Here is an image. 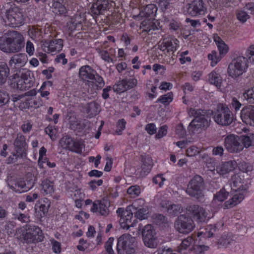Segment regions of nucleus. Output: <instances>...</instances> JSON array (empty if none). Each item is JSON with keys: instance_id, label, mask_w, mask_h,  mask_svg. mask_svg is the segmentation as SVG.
I'll list each match as a JSON object with an SVG mask.
<instances>
[{"instance_id": "nucleus-59", "label": "nucleus", "mask_w": 254, "mask_h": 254, "mask_svg": "<svg viewBox=\"0 0 254 254\" xmlns=\"http://www.w3.org/2000/svg\"><path fill=\"white\" fill-rule=\"evenodd\" d=\"M44 202L45 203H41L39 206V210L43 213V215H45L48 212L49 208L50 206V202L47 198L44 199Z\"/></svg>"}, {"instance_id": "nucleus-64", "label": "nucleus", "mask_w": 254, "mask_h": 254, "mask_svg": "<svg viewBox=\"0 0 254 254\" xmlns=\"http://www.w3.org/2000/svg\"><path fill=\"white\" fill-rule=\"evenodd\" d=\"M145 130L148 133L152 135L156 132L157 128L154 123H150L146 125Z\"/></svg>"}, {"instance_id": "nucleus-24", "label": "nucleus", "mask_w": 254, "mask_h": 254, "mask_svg": "<svg viewBox=\"0 0 254 254\" xmlns=\"http://www.w3.org/2000/svg\"><path fill=\"white\" fill-rule=\"evenodd\" d=\"M27 61V57L25 54H18L13 55L9 62V65L13 67H21L25 65Z\"/></svg>"}, {"instance_id": "nucleus-14", "label": "nucleus", "mask_w": 254, "mask_h": 254, "mask_svg": "<svg viewBox=\"0 0 254 254\" xmlns=\"http://www.w3.org/2000/svg\"><path fill=\"white\" fill-rule=\"evenodd\" d=\"M207 8L202 0H192L187 8L188 14L193 17H198L205 14Z\"/></svg>"}, {"instance_id": "nucleus-56", "label": "nucleus", "mask_w": 254, "mask_h": 254, "mask_svg": "<svg viewBox=\"0 0 254 254\" xmlns=\"http://www.w3.org/2000/svg\"><path fill=\"white\" fill-rule=\"evenodd\" d=\"M113 89L115 92L118 93H123L127 91V88L122 80L119 81L118 83L114 85Z\"/></svg>"}, {"instance_id": "nucleus-25", "label": "nucleus", "mask_w": 254, "mask_h": 254, "mask_svg": "<svg viewBox=\"0 0 254 254\" xmlns=\"http://www.w3.org/2000/svg\"><path fill=\"white\" fill-rule=\"evenodd\" d=\"M161 205L163 208L166 209L168 214L173 217L177 216L182 211V207L180 205L172 204L169 201H162Z\"/></svg>"}, {"instance_id": "nucleus-50", "label": "nucleus", "mask_w": 254, "mask_h": 254, "mask_svg": "<svg viewBox=\"0 0 254 254\" xmlns=\"http://www.w3.org/2000/svg\"><path fill=\"white\" fill-rule=\"evenodd\" d=\"M208 250V246L204 245H196L193 246L192 251L194 254H203Z\"/></svg>"}, {"instance_id": "nucleus-28", "label": "nucleus", "mask_w": 254, "mask_h": 254, "mask_svg": "<svg viewBox=\"0 0 254 254\" xmlns=\"http://www.w3.org/2000/svg\"><path fill=\"white\" fill-rule=\"evenodd\" d=\"M232 197L226 201L224 203L225 208H231L240 203L244 198L245 195L247 192L237 191Z\"/></svg>"}, {"instance_id": "nucleus-2", "label": "nucleus", "mask_w": 254, "mask_h": 254, "mask_svg": "<svg viewBox=\"0 0 254 254\" xmlns=\"http://www.w3.org/2000/svg\"><path fill=\"white\" fill-rule=\"evenodd\" d=\"M0 16L5 25L13 27L20 26L24 21L23 13L17 6L8 9H1Z\"/></svg>"}, {"instance_id": "nucleus-49", "label": "nucleus", "mask_w": 254, "mask_h": 254, "mask_svg": "<svg viewBox=\"0 0 254 254\" xmlns=\"http://www.w3.org/2000/svg\"><path fill=\"white\" fill-rule=\"evenodd\" d=\"M127 192L130 195L131 197L138 196L140 193V189L138 186H132L127 190Z\"/></svg>"}, {"instance_id": "nucleus-22", "label": "nucleus", "mask_w": 254, "mask_h": 254, "mask_svg": "<svg viewBox=\"0 0 254 254\" xmlns=\"http://www.w3.org/2000/svg\"><path fill=\"white\" fill-rule=\"evenodd\" d=\"M140 160L142 162L140 176L144 177L150 172L153 166V162L151 157L149 155L142 154L140 155Z\"/></svg>"}, {"instance_id": "nucleus-42", "label": "nucleus", "mask_w": 254, "mask_h": 254, "mask_svg": "<svg viewBox=\"0 0 254 254\" xmlns=\"http://www.w3.org/2000/svg\"><path fill=\"white\" fill-rule=\"evenodd\" d=\"M99 105L94 101H92L88 104L87 108V112L92 116H95L99 112Z\"/></svg>"}, {"instance_id": "nucleus-52", "label": "nucleus", "mask_w": 254, "mask_h": 254, "mask_svg": "<svg viewBox=\"0 0 254 254\" xmlns=\"http://www.w3.org/2000/svg\"><path fill=\"white\" fill-rule=\"evenodd\" d=\"M189 114L190 116H192L194 119L199 118L206 114V111L203 110L190 108Z\"/></svg>"}, {"instance_id": "nucleus-41", "label": "nucleus", "mask_w": 254, "mask_h": 254, "mask_svg": "<svg viewBox=\"0 0 254 254\" xmlns=\"http://www.w3.org/2000/svg\"><path fill=\"white\" fill-rule=\"evenodd\" d=\"M13 219L18 220L22 223H28L30 222V217L28 214L22 213L16 211L12 214Z\"/></svg>"}, {"instance_id": "nucleus-38", "label": "nucleus", "mask_w": 254, "mask_h": 254, "mask_svg": "<svg viewBox=\"0 0 254 254\" xmlns=\"http://www.w3.org/2000/svg\"><path fill=\"white\" fill-rule=\"evenodd\" d=\"M115 53V51L114 49H110L109 51H101L100 52L101 58L106 62L112 63H114V60L111 56Z\"/></svg>"}, {"instance_id": "nucleus-58", "label": "nucleus", "mask_w": 254, "mask_h": 254, "mask_svg": "<svg viewBox=\"0 0 254 254\" xmlns=\"http://www.w3.org/2000/svg\"><path fill=\"white\" fill-rule=\"evenodd\" d=\"M248 63L249 62L254 64V45L251 46L246 52Z\"/></svg>"}, {"instance_id": "nucleus-8", "label": "nucleus", "mask_w": 254, "mask_h": 254, "mask_svg": "<svg viewBox=\"0 0 254 254\" xmlns=\"http://www.w3.org/2000/svg\"><path fill=\"white\" fill-rule=\"evenodd\" d=\"M79 75L81 79L88 81L91 80L100 89H101L105 84L103 78L89 65L81 66L79 70Z\"/></svg>"}, {"instance_id": "nucleus-51", "label": "nucleus", "mask_w": 254, "mask_h": 254, "mask_svg": "<svg viewBox=\"0 0 254 254\" xmlns=\"http://www.w3.org/2000/svg\"><path fill=\"white\" fill-rule=\"evenodd\" d=\"M237 166L241 171L245 173H248L253 170V167L244 161H240L238 163Z\"/></svg>"}, {"instance_id": "nucleus-3", "label": "nucleus", "mask_w": 254, "mask_h": 254, "mask_svg": "<svg viewBox=\"0 0 254 254\" xmlns=\"http://www.w3.org/2000/svg\"><path fill=\"white\" fill-rule=\"evenodd\" d=\"M205 183L203 178L198 175H195L190 181L186 190L187 193L194 197L198 201L204 198Z\"/></svg>"}, {"instance_id": "nucleus-57", "label": "nucleus", "mask_w": 254, "mask_h": 254, "mask_svg": "<svg viewBox=\"0 0 254 254\" xmlns=\"http://www.w3.org/2000/svg\"><path fill=\"white\" fill-rule=\"evenodd\" d=\"M159 23L155 19L153 21H148V24H145L146 29L145 30L147 32H149L151 30H155L158 29V26H159Z\"/></svg>"}, {"instance_id": "nucleus-45", "label": "nucleus", "mask_w": 254, "mask_h": 254, "mask_svg": "<svg viewBox=\"0 0 254 254\" xmlns=\"http://www.w3.org/2000/svg\"><path fill=\"white\" fill-rule=\"evenodd\" d=\"M192 241V239L190 237H188L187 239L183 240L181 244L178 247L177 252L179 253H183V251L186 250L190 245Z\"/></svg>"}, {"instance_id": "nucleus-54", "label": "nucleus", "mask_w": 254, "mask_h": 254, "mask_svg": "<svg viewBox=\"0 0 254 254\" xmlns=\"http://www.w3.org/2000/svg\"><path fill=\"white\" fill-rule=\"evenodd\" d=\"M244 98L248 102L254 103V90L253 89H249L243 93Z\"/></svg>"}, {"instance_id": "nucleus-9", "label": "nucleus", "mask_w": 254, "mask_h": 254, "mask_svg": "<svg viewBox=\"0 0 254 254\" xmlns=\"http://www.w3.org/2000/svg\"><path fill=\"white\" fill-rule=\"evenodd\" d=\"M248 67L247 59L243 56L238 57L229 64L228 68V74L232 78H236L246 72Z\"/></svg>"}, {"instance_id": "nucleus-20", "label": "nucleus", "mask_w": 254, "mask_h": 254, "mask_svg": "<svg viewBox=\"0 0 254 254\" xmlns=\"http://www.w3.org/2000/svg\"><path fill=\"white\" fill-rule=\"evenodd\" d=\"M188 210L198 222H204L210 218L208 212L198 205H191L189 207Z\"/></svg>"}, {"instance_id": "nucleus-61", "label": "nucleus", "mask_w": 254, "mask_h": 254, "mask_svg": "<svg viewBox=\"0 0 254 254\" xmlns=\"http://www.w3.org/2000/svg\"><path fill=\"white\" fill-rule=\"evenodd\" d=\"M208 59L211 61V64L213 66L216 65L220 60V58L217 57V53L215 51H212L210 54H208Z\"/></svg>"}, {"instance_id": "nucleus-12", "label": "nucleus", "mask_w": 254, "mask_h": 254, "mask_svg": "<svg viewBox=\"0 0 254 254\" xmlns=\"http://www.w3.org/2000/svg\"><path fill=\"white\" fill-rule=\"evenodd\" d=\"M141 233L143 243L146 247L154 248L157 246L156 232L151 225L148 224L145 226Z\"/></svg>"}, {"instance_id": "nucleus-13", "label": "nucleus", "mask_w": 254, "mask_h": 254, "mask_svg": "<svg viewBox=\"0 0 254 254\" xmlns=\"http://www.w3.org/2000/svg\"><path fill=\"white\" fill-rule=\"evenodd\" d=\"M224 145L227 150L230 153H238L243 150L239 136L230 134L224 139Z\"/></svg>"}, {"instance_id": "nucleus-34", "label": "nucleus", "mask_w": 254, "mask_h": 254, "mask_svg": "<svg viewBox=\"0 0 254 254\" xmlns=\"http://www.w3.org/2000/svg\"><path fill=\"white\" fill-rule=\"evenodd\" d=\"M241 144L242 145L243 149L244 147L248 148L250 146L254 145V133H249L246 135L239 136Z\"/></svg>"}, {"instance_id": "nucleus-44", "label": "nucleus", "mask_w": 254, "mask_h": 254, "mask_svg": "<svg viewBox=\"0 0 254 254\" xmlns=\"http://www.w3.org/2000/svg\"><path fill=\"white\" fill-rule=\"evenodd\" d=\"M154 222L157 225L159 226L163 225L165 227H168L169 226L167 219L161 214H158L155 215Z\"/></svg>"}, {"instance_id": "nucleus-46", "label": "nucleus", "mask_w": 254, "mask_h": 254, "mask_svg": "<svg viewBox=\"0 0 254 254\" xmlns=\"http://www.w3.org/2000/svg\"><path fill=\"white\" fill-rule=\"evenodd\" d=\"M122 80L127 90L133 88L137 83V81L135 78H127L126 77L122 79Z\"/></svg>"}, {"instance_id": "nucleus-39", "label": "nucleus", "mask_w": 254, "mask_h": 254, "mask_svg": "<svg viewBox=\"0 0 254 254\" xmlns=\"http://www.w3.org/2000/svg\"><path fill=\"white\" fill-rule=\"evenodd\" d=\"M214 41L217 46L220 54H224L227 53L228 47L219 37L218 36L214 38Z\"/></svg>"}, {"instance_id": "nucleus-47", "label": "nucleus", "mask_w": 254, "mask_h": 254, "mask_svg": "<svg viewBox=\"0 0 254 254\" xmlns=\"http://www.w3.org/2000/svg\"><path fill=\"white\" fill-rule=\"evenodd\" d=\"M228 194L225 189H222L214 194V199L219 201H223L227 198Z\"/></svg>"}, {"instance_id": "nucleus-17", "label": "nucleus", "mask_w": 254, "mask_h": 254, "mask_svg": "<svg viewBox=\"0 0 254 254\" xmlns=\"http://www.w3.org/2000/svg\"><path fill=\"white\" fill-rule=\"evenodd\" d=\"M110 206V202L107 199L97 200L93 203L90 210L93 213L96 212L100 215L107 216L109 214Z\"/></svg>"}, {"instance_id": "nucleus-53", "label": "nucleus", "mask_w": 254, "mask_h": 254, "mask_svg": "<svg viewBox=\"0 0 254 254\" xmlns=\"http://www.w3.org/2000/svg\"><path fill=\"white\" fill-rule=\"evenodd\" d=\"M9 100L8 94L4 90H0V107L8 103Z\"/></svg>"}, {"instance_id": "nucleus-60", "label": "nucleus", "mask_w": 254, "mask_h": 254, "mask_svg": "<svg viewBox=\"0 0 254 254\" xmlns=\"http://www.w3.org/2000/svg\"><path fill=\"white\" fill-rule=\"evenodd\" d=\"M216 227L213 225H208L205 228V232H204V235L205 237L208 238L212 237L213 236L214 232L216 231Z\"/></svg>"}, {"instance_id": "nucleus-35", "label": "nucleus", "mask_w": 254, "mask_h": 254, "mask_svg": "<svg viewBox=\"0 0 254 254\" xmlns=\"http://www.w3.org/2000/svg\"><path fill=\"white\" fill-rule=\"evenodd\" d=\"M9 74V69L5 63H0V85L5 83Z\"/></svg>"}, {"instance_id": "nucleus-23", "label": "nucleus", "mask_w": 254, "mask_h": 254, "mask_svg": "<svg viewBox=\"0 0 254 254\" xmlns=\"http://www.w3.org/2000/svg\"><path fill=\"white\" fill-rule=\"evenodd\" d=\"M238 163L235 160H231L223 163L216 169L220 175H225L233 171L237 167Z\"/></svg>"}, {"instance_id": "nucleus-16", "label": "nucleus", "mask_w": 254, "mask_h": 254, "mask_svg": "<svg viewBox=\"0 0 254 254\" xmlns=\"http://www.w3.org/2000/svg\"><path fill=\"white\" fill-rule=\"evenodd\" d=\"M229 182L232 190L235 192H247L250 185L247 180L241 178L238 174L233 175Z\"/></svg>"}, {"instance_id": "nucleus-36", "label": "nucleus", "mask_w": 254, "mask_h": 254, "mask_svg": "<svg viewBox=\"0 0 254 254\" xmlns=\"http://www.w3.org/2000/svg\"><path fill=\"white\" fill-rule=\"evenodd\" d=\"M51 7L52 8V11L56 15H62L66 13V9L65 6L57 0L52 1Z\"/></svg>"}, {"instance_id": "nucleus-10", "label": "nucleus", "mask_w": 254, "mask_h": 254, "mask_svg": "<svg viewBox=\"0 0 254 254\" xmlns=\"http://www.w3.org/2000/svg\"><path fill=\"white\" fill-rule=\"evenodd\" d=\"M174 227L180 233L189 234L193 230L194 224L191 218L181 215L175 220Z\"/></svg>"}, {"instance_id": "nucleus-48", "label": "nucleus", "mask_w": 254, "mask_h": 254, "mask_svg": "<svg viewBox=\"0 0 254 254\" xmlns=\"http://www.w3.org/2000/svg\"><path fill=\"white\" fill-rule=\"evenodd\" d=\"M237 18L243 23L246 22L247 19L250 18V16L244 10H238L236 11Z\"/></svg>"}, {"instance_id": "nucleus-32", "label": "nucleus", "mask_w": 254, "mask_h": 254, "mask_svg": "<svg viewBox=\"0 0 254 254\" xmlns=\"http://www.w3.org/2000/svg\"><path fill=\"white\" fill-rule=\"evenodd\" d=\"M157 11V8L155 4H149L141 9L140 15L142 17L152 18L155 16Z\"/></svg>"}, {"instance_id": "nucleus-30", "label": "nucleus", "mask_w": 254, "mask_h": 254, "mask_svg": "<svg viewBox=\"0 0 254 254\" xmlns=\"http://www.w3.org/2000/svg\"><path fill=\"white\" fill-rule=\"evenodd\" d=\"M208 76V80L210 84L214 85L218 89H220L221 87L223 79L219 73L213 70Z\"/></svg>"}, {"instance_id": "nucleus-15", "label": "nucleus", "mask_w": 254, "mask_h": 254, "mask_svg": "<svg viewBox=\"0 0 254 254\" xmlns=\"http://www.w3.org/2000/svg\"><path fill=\"white\" fill-rule=\"evenodd\" d=\"M59 144L64 149H68L78 154L82 153V147L80 142L78 141H74L68 135L63 136L60 140Z\"/></svg>"}, {"instance_id": "nucleus-19", "label": "nucleus", "mask_w": 254, "mask_h": 254, "mask_svg": "<svg viewBox=\"0 0 254 254\" xmlns=\"http://www.w3.org/2000/svg\"><path fill=\"white\" fill-rule=\"evenodd\" d=\"M63 47V41L61 39L42 41L41 48L44 52L48 53L59 52L62 50Z\"/></svg>"}, {"instance_id": "nucleus-4", "label": "nucleus", "mask_w": 254, "mask_h": 254, "mask_svg": "<svg viewBox=\"0 0 254 254\" xmlns=\"http://www.w3.org/2000/svg\"><path fill=\"white\" fill-rule=\"evenodd\" d=\"M213 119L217 125L227 127L233 122L234 117L232 112L226 105L219 104L213 113Z\"/></svg>"}, {"instance_id": "nucleus-37", "label": "nucleus", "mask_w": 254, "mask_h": 254, "mask_svg": "<svg viewBox=\"0 0 254 254\" xmlns=\"http://www.w3.org/2000/svg\"><path fill=\"white\" fill-rule=\"evenodd\" d=\"M41 187L46 194H52L54 192V183L47 179L42 181Z\"/></svg>"}, {"instance_id": "nucleus-63", "label": "nucleus", "mask_w": 254, "mask_h": 254, "mask_svg": "<svg viewBox=\"0 0 254 254\" xmlns=\"http://www.w3.org/2000/svg\"><path fill=\"white\" fill-rule=\"evenodd\" d=\"M168 127L166 125H164L161 127L158 130V132L155 135V137L157 139H160L166 135L167 133Z\"/></svg>"}, {"instance_id": "nucleus-18", "label": "nucleus", "mask_w": 254, "mask_h": 254, "mask_svg": "<svg viewBox=\"0 0 254 254\" xmlns=\"http://www.w3.org/2000/svg\"><path fill=\"white\" fill-rule=\"evenodd\" d=\"M114 3L109 0H97L94 2L90 8L91 13L95 16H98L103 13V12L109 9L113 6Z\"/></svg>"}, {"instance_id": "nucleus-31", "label": "nucleus", "mask_w": 254, "mask_h": 254, "mask_svg": "<svg viewBox=\"0 0 254 254\" xmlns=\"http://www.w3.org/2000/svg\"><path fill=\"white\" fill-rule=\"evenodd\" d=\"M142 201L141 200H135L132 204V206L136 210L135 216L137 218L140 220L144 219L147 218V215L148 213V209L144 207H139L138 204Z\"/></svg>"}, {"instance_id": "nucleus-11", "label": "nucleus", "mask_w": 254, "mask_h": 254, "mask_svg": "<svg viewBox=\"0 0 254 254\" xmlns=\"http://www.w3.org/2000/svg\"><path fill=\"white\" fill-rule=\"evenodd\" d=\"M211 121L210 117L206 114L199 118L194 119L190 123L188 129L190 133H195L199 129L205 130L210 125Z\"/></svg>"}, {"instance_id": "nucleus-62", "label": "nucleus", "mask_w": 254, "mask_h": 254, "mask_svg": "<svg viewBox=\"0 0 254 254\" xmlns=\"http://www.w3.org/2000/svg\"><path fill=\"white\" fill-rule=\"evenodd\" d=\"M165 181V179L162 174L157 175L152 179L153 183L156 185H158L160 187L163 185Z\"/></svg>"}, {"instance_id": "nucleus-6", "label": "nucleus", "mask_w": 254, "mask_h": 254, "mask_svg": "<svg viewBox=\"0 0 254 254\" xmlns=\"http://www.w3.org/2000/svg\"><path fill=\"white\" fill-rule=\"evenodd\" d=\"M44 238L40 228L38 226L31 225H26L25 230L20 236L21 242L26 244L42 242Z\"/></svg>"}, {"instance_id": "nucleus-5", "label": "nucleus", "mask_w": 254, "mask_h": 254, "mask_svg": "<svg viewBox=\"0 0 254 254\" xmlns=\"http://www.w3.org/2000/svg\"><path fill=\"white\" fill-rule=\"evenodd\" d=\"M34 84V77L30 76V73L28 71L14 74L9 85L13 89L25 91L28 90Z\"/></svg>"}, {"instance_id": "nucleus-1", "label": "nucleus", "mask_w": 254, "mask_h": 254, "mask_svg": "<svg viewBox=\"0 0 254 254\" xmlns=\"http://www.w3.org/2000/svg\"><path fill=\"white\" fill-rule=\"evenodd\" d=\"M24 46L23 36L17 31L10 32L7 37H2L0 39V49L5 53L18 52Z\"/></svg>"}, {"instance_id": "nucleus-7", "label": "nucleus", "mask_w": 254, "mask_h": 254, "mask_svg": "<svg viewBox=\"0 0 254 254\" xmlns=\"http://www.w3.org/2000/svg\"><path fill=\"white\" fill-rule=\"evenodd\" d=\"M135 238L129 234L121 235L118 239L117 254H133L135 252Z\"/></svg>"}, {"instance_id": "nucleus-21", "label": "nucleus", "mask_w": 254, "mask_h": 254, "mask_svg": "<svg viewBox=\"0 0 254 254\" xmlns=\"http://www.w3.org/2000/svg\"><path fill=\"white\" fill-rule=\"evenodd\" d=\"M14 149L18 153L26 156V151L28 149V144L26 142L25 136L21 133L17 134L13 142Z\"/></svg>"}, {"instance_id": "nucleus-27", "label": "nucleus", "mask_w": 254, "mask_h": 254, "mask_svg": "<svg viewBox=\"0 0 254 254\" xmlns=\"http://www.w3.org/2000/svg\"><path fill=\"white\" fill-rule=\"evenodd\" d=\"M33 186V184L30 182L28 181L26 182L24 181L17 182L15 187L11 186L9 184H8V187L10 189L18 193H22L27 191L32 188Z\"/></svg>"}, {"instance_id": "nucleus-26", "label": "nucleus", "mask_w": 254, "mask_h": 254, "mask_svg": "<svg viewBox=\"0 0 254 254\" xmlns=\"http://www.w3.org/2000/svg\"><path fill=\"white\" fill-rule=\"evenodd\" d=\"M127 208L126 211L125 212L124 216L121 218L119 220L120 225L124 229H128L130 227H134V222H132L131 219L133 218V213L130 210Z\"/></svg>"}, {"instance_id": "nucleus-40", "label": "nucleus", "mask_w": 254, "mask_h": 254, "mask_svg": "<svg viewBox=\"0 0 254 254\" xmlns=\"http://www.w3.org/2000/svg\"><path fill=\"white\" fill-rule=\"evenodd\" d=\"M173 99V93L171 92L160 96L156 101V103H160L165 105H167L172 101Z\"/></svg>"}, {"instance_id": "nucleus-55", "label": "nucleus", "mask_w": 254, "mask_h": 254, "mask_svg": "<svg viewBox=\"0 0 254 254\" xmlns=\"http://www.w3.org/2000/svg\"><path fill=\"white\" fill-rule=\"evenodd\" d=\"M23 157H25L22 154L20 153H18L17 152L12 153V155L9 156L6 160V162L8 164H12L15 162L18 158H23Z\"/></svg>"}, {"instance_id": "nucleus-43", "label": "nucleus", "mask_w": 254, "mask_h": 254, "mask_svg": "<svg viewBox=\"0 0 254 254\" xmlns=\"http://www.w3.org/2000/svg\"><path fill=\"white\" fill-rule=\"evenodd\" d=\"M114 241V239L113 237H110L108 239L104 245L105 251L102 252L101 254H115L112 249Z\"/></svg>"}, {"instance_id": "nucleus-33", "label": "nucleus", "mask_w": 254, "mask_h": 254, "mask_svg": "<svg viewBox=\"0 0 254 254\" xmlns=\"http://www.w3.org/2000/svg\"><path fill=\"white\" fill-rule=\"evenodd\" d=\"M179 41L175 38H164V44L167 47V53H174L179 47Z\"/></svg>"}, {"instance_id": "nucleus-29", "label": "nucleus", "mask_w": 254, "mask_h": 254, "mask_svg": "<svg viewBox=\"0 0 254 254\" xmlns=\"http://www.w3.org/2000/svg\"><path fill=\"white\" fill-rule=\"evenodd\" d=\"M241 118L243 122L249 121L254 122V106H249L244 108L241 111Z\"/></svg>"}]
</instances>
